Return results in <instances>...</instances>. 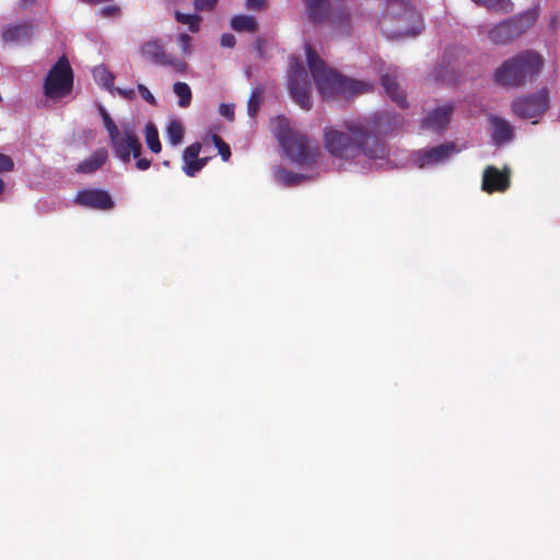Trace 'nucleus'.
Masks as SVG:
<instances>
[{"mask_svg": "<svg viewBox=\"0 0 560 560\" xmlns=\"http://www.w3.org/2000/svg\"><path fill=\"white\" fill-rule=\"evenodd\" d=\"M347 132L334 128L325 129L324 142L328 152L340 160H354L360 155L368 159H384L387 155L385 143L361 122H346Z\"/></svg>", "mask_w": 560, "mask_h": 560, "instance_id": "f257e3e1", "label": "nucleus"}, {"mask_svg": "<svg viewBox=\"0 0 560 560\" xmlns=\"http://www.w3.org/2000/svg\"><path fill=\"white\" fill-rule=\"evenodd\" d=\"M306 58L311 74L324 100H332L337 96L350 97L371 91L370 84L346 78L327 68L324 60L310 45L306 46Z\"/></svg>", "mask_w": 560, "mask_h": 560, "instance_id": "f03ea898", "label": "nucleus"}, {"mask_svg": "<svg viewBox=\"0 0 560 560\" xmlns=\"http://www.w3.org/2000/svg\"><path fill=\"white\" fill-rule=\"evenodd\" d=\"M544 67L542 57L533 51H522L506 60L494 71V81L503 86L518 89L536 80Z\"/></svg>", "mask_w": 560, "mask_h": 560, "instance_id": "7ed1b4c3", "label": "nucleus"}, {"mask_svg": "<svg viewBox=\"0 0 560 560\" xmlns=\"http://www.w3.org/2000/svg\"><path fill=\"white\" fill-rule=\"evenodd\" d=\"M378 25L388 38L415 36L420 33L421 18L409 0H387Z\"/></svg>", "mask_w": 560, "mask_h": 560, "instance_id": "20e7f679", "label": "nucleus"}, {"mask_svg": "<svg viewBox=\"0 0 560 560\" xmlns=\"http://www.w3.org/2000/svg\"><path fill=\"white\" fill-rule=\"evenodd\" d=\"M276 137L285 155L300 166L311 165L316 160V151L308 144L307 137L290 127L284 117L278 118Z\"/></svg>", "mask_w": 560, "mask_h": 560, "instance_id": "39448f33", "label": "nucleus"}, {"mask_svg": "<svg viewBox=\"0 0 560 560\" xmlns=\"http://www.w3.org/2000/svg\"><path fill=\"white\" fill-rule=\"evenodd\" d=\"M538 9H528L514 14L497 24L488 31V38L495 45H506L517 39L530 30L538 20Z\"/></svg>", "mask_w": 560, "mask_h": 560, "instance_id": "423d86ee", "label": "nucleus"}, {"mask_svg": "<svg viewBox=\"0 0 560 560\" xmlns=\"http://www.w3.org/2000/svg\"><path fill=\"white\" fill-rule=\"evenodd\" d=\"M73 86V72L66 56H62L48 71L44 82V94L50 98H62Z\"/></svg>", "mask_w": 560, "mask_h": 560, "instance_id": "0eeeda50", "label": "nucleus"}, {"mask_svg": "<svg viewBox=\"0 0 560 560\" xmlns=\"http://www.w3.org/2000/svg\"><path fill=\"white\" fill-rule=\"evenodd\" d=\"M550 106V91L541 88L537 92L516 96L511 102V112L520 119L541 117Z\"/></svg>", "mask_w": 560, "mask_h": 560, "instance_id": "6e6552de", "label": "nucleus"}, {"mask_svg": "<svg viewBox=\"0 0 560 560\" xmlns=\"http://www.w3.org/2000/svg\"><path fill=\"white\" fill-rule=\"evenodd\" d=\"M288 89L291 97L303 109L312 107V84L308 73L296 57H291L289 62Z\"/></svg>", "mask_w": 560, "mask_h": 560, "instance_id": "1a4fd4ad", "label": "nucleus"}, {"mask_svg": "<svg viewBox=\"0 0 560 560\" xmlns=\"http://www.w3.org/2000/svg\"><path fill=\"white\" fill-rule=\"evenodd\" d=\"M109 139L115 155L124 163H128L130 161L131 154L135 159L141 155V142L129 127L124 128L122 133L119 131L116 136L109 137Z\"/></svg>", "mask_w": 560, "mask_h": 560, "instance_id": "9d476101", "label": "nucleus"}, {"mask_svg": "<svg viewBox=\"0 0 560 560\" xmlns=\"http://www.w3.org/2000/svg\"><path fill=\"white\" fill-rule=\"evenodd\" d=\"M459 150L453 142H445L430 149L418 150L413 153V162L419 168L435 166L446 162Z\"/></svg>", "mask_w": 560, "mask_h": 560, "instance_id": "9b49d317", "label": "nucleus"}, {"mask_svg": "<svg viewBox=\"0 0 560 560\" xmlns=\"http://www.w3.org/2000/svg\"><path fill=\"white\" fill-rule=\"evenodd\" d=\"M74 203L93 210L107 211L115 207V202L107 190L101 188H85L74 197Z\"/></svg>", "mask_w": 560, "mask_h": 560, "instance_id": "f8f14e48", "label": "nucleus"}, {"mask_svg": "<svg viewBox=\"0 0 560 560\" xmlns=\"http://www.w3.org/2000/svg\"><path fill=\"white\" fill-rule=\"evenodd\" d=\"M488 120L491 138L495 145H504L514 139V128L508 119L498 115H490Z\"/></svg>", "mask_w": 560, "mask_h": 560, "instance_id": "ddd939ff", "label": "nucleus"}, {"mask_svg": "<svg viewBox=\"0 0 560 560\" xmlns=\"http://www.w3.org/2000/svg\"><path fill=\"white\" fill-rule=\"evenodd\" d=\"M510 187V173L495 166H487L482 177V189L487 192L505 191Z\"/></svg>", "mask_w": 560, "mask_h": 560, "instance_id": "4468645a", "label": "nucleus"}, {"mask_svg": "<svg viewBox=\"0 0 560 560\" xmlns=\"http://www.w3.org/2000/svg\"><path fill=\"white\" fill-rule=\"evenodd\" d=\"M454 105L448 103L430 112L422 120V127L433 131H442L451 121Z\"/></svg>", "mask_w": 560, "mask_h": 560, "instance_id": "2eb2a0df", "label": "nucleus"}, {"mask_svg": "<svg viewBox=\"0 0 560 560\" xmlns=\"http://www.w3.org/2000/svg\"><path fill=\"white\" fill-rule=\"evenodd\" d=\"M201 151V144L199 142H194L188 145L183 152V171L187 176L194 177L197 173H199L207 164V158H199V153Z\"/></svg>", "mask_w": 560, "mask_h": 560, "instance_id": "dca6fc26", "label": "nucleus"}, {"mask_svg": "<svg viewBox=\"0 0 560 560\" xmlns=\"http://www.w3.org/2000/svg\"><path fill=\"white\" fill-rule=\"evenodd\" d=\"M34 25L31 22L23 21L16 24H10L3 27L2 40L7 44L28 40L32 38Z\"/></svg>", "mask_w": 560, "mask_h": 560, "instance_id": "f3484780", "label": "nucleus"}, {"mask_svg": "<svg viewBox=\"0 0 560 560\" xmlns=\"http://www.w3.org/2000/svg\"><path fill=\"white\" fill-rule=\"evenodd\" d=\"M381 82L385 93L392 100V102L396 103V105L400 108L408 107L406 94L400 89L399 83L397 82V77L395 74L388 72L382 74Z\"/></svg>", "mask_w": 560, "mask_h": 560, "instance_id": "a211bd4d", "label": "nucleus"}, {"mask_svg": "<svg viewBox=\"0 0 560 560\" xmlns=\"http://www.w3.org/2000/svg\"><path fill=\"white\" fill-rule=\"evenodd\" d=\"M107 159V150L105 148L97 149L75 166V172L78 174H93L104 166Z\"/></svg>", "mask_w": 560, "mask_h": 560, "instance_id": "6ab92c4d", "label": "nucleus"}, {"mask_svg": "<svg viewBox=\"0 0 560 560\" xmlns=\"http://www.w3.org/2000/svg\"><path fill=\"white\" fill-rule=\"evenodd\" d=\"M306 13L313 24H322L329 15V0H303Z\"/></svg>", "mask_w": 560, "mask_h": 560, "instance_id": "aec40b11", "label": "nucleus"}, {"mask_svg": "<svg viewBox=\"0 0 560 560\" xmlns=\"http://www.w3.org/2000/svg\"><path fill=\"white\" fill-rule=\"evenodd\" d=\"M141 56L154 65L162 66L165 62L167 52L164 50L163 44L160 39H151L141 46Z\"/></svg>", "mask_w": 560, "mask_h": 560, "instance_id": "412c9836", "label": "nucleus"}, {"mask_svg": "<svg viewBox=\"0 0 560 560\" xmlns=\"http://www.w3.org/2000/svg\"><path fill=\"white\" fill-rule=\"evenodd\" d=\"M231 27L236 32L256 33L258 23L252 15L240 14L232 18Z\"/></svg>", "mask_w": 560, "mask_h": 560, "instance_id": "4be33fe9", "label": "nucleus"}, {"mask_svg": "<svg viewBox=\"0 0 560 560\" xmlns=\"http://www.w3.org/2000/svg\"><path fill=\"white\" fill-rule=\"evenodd\" d=\"M476 5L486 8L491 12L510 13L513 10L511 0H471Z\"/></svg>", "mask_w": 560, "mask_h": 560, "instance_id": "5701e85b", "label": "nucleus"}, {"mask_svg": "<svg viewBox=\"0 0 560 560\" xmlns=\"http://www.w3.org/2000/svg\"><path fill=\"white\" fill-rule=\"evenodd\" d=\"M165 132L167 141L172 145H178L183 141L185 130L179 120L173 119L167 124Z\"/></svg>", "mask_w": 560, "mask_h": 560, "instance_id": "b1692460", "label": "nucleus"}, {"mask_svg": "<svg viewBox=\"0 0 560 560\" xmlns=\"http://www.w3.org/2000/svg\"><path fill=\"white\" fill-rule=\"evenodd\" d=\"M175 20L180 23L188 25V28L192 33H197L200 30V23L202 21V18L199 14H189V13H183L180 11H175L174 13Z\"/></svg>", "mask_w": 560, "mask_h": 560, "instance_id": "393cba45", "label": "nucleus"}, {"mask_svg": "<svg viewBox=\"0 0 560 560\" xmlns=\"http://www.w3.org/2000/svg\"><path fill=\"white\" fill-rule=\"evenodd\" d=\"M145 142L153 153L161 152L162 144L159 138V131L153 122L145 125Z\"/></svg>", "mask_w": 560, "mask_h": 560, "instance_id": "a878e982", "label": "nucleus"}, {"mask_svg": "<svg viewBox=\"0 0 560 560\" xmlns=\"http://www.w3.org/2000/svg\"><path fill=\"white\" fill-rule=\"evenodd\" d=\"M173 91L178 97V106L186 108L191 103V90L185 82H176L173 85Z\"/></svg>", "mask_w": 560, "mask_h": 560, "instance_id": "bb28decb", "label": "nucleus"}, {"mask_svg": "<svg viewBox=\"0 0 560 560\" xmlns=\"http://www.w3.org/2000/svg\"><path fill=\"white\" fill-rule=\"evenodd\" d=\"M262 96V89L260 86H257L250 93V96L247 102V112L250 117H255L261 102Z\"/></svg>", "mask_w": 560, "mask_h": 560, "instance_id": "cd10ccee", "label": "nucleus"}, {"mask_svg": "<svg viewBox=\"0 0 560 560\" xmlns=\"http://www.w3.org/2000/svg\"><path fill=\"white\" fill-rule=\"evenodd\" d=\"M95 80L100 81L105 88H112L114 84V74L107 71L104 67H96L93 70Z\"/></svg>", "mask_w": 560, "mask_h": 560, "instance_id": "c85d7f7f", "label": "nucleus"}, {"mask_svg": "<svg viewBox=\"0 0 560 560\" xmlns=\"http://www.w3.org/2000/svg\"><path fill=\"white\" fill-rule=\"evenodd\" d=\"M213 144L217 147L219 154L223 161H229L231 158L230 145L217 133L211 136Z\"/></svg>", "mask_w": 560, "mask_h": 560, "instance_id": "c756f323", "label": "nucleus"}, {"mask_svg": "<svg viewBox=\"0 0 560 560\" xmlns=\"http://www.w3.org/2000/svg\"><path fill=\"white\" fill-rule=\"evenodd\" d=\"M279 178L288 186H294L304 179V176L290 171L281 170L279 171Z\"/></svg>", "mask_w": 560, "mask_h": 560, "instance_id": "7c9ffc66", "label": "nucleus"}, {"mask_svg": "<svg viewBox=\"0 0 560 560\" xmlns=\"http://www.w3.org/2000/svg\"><path fill=\"white\" fill-rule=\"evenodd\" d=\"M100 113H101L104 126H105L109 137L116 136L117 132H119V129L116 126V124L114 122V120L110 118L109 114L103 107L100 108Z\"/></svg>", "mask_w": 560, "mask_h": 560, "instance_id": "2f4dec72", "label": "nucleus"}, {"mask_svg": "<svg viewBox=\"0 0 560 560\" xmlns=\"http://www.w3.org/2000/svg\"><path fill=\"white\" fill-rule=\"evenodd\" d=\"M162 66H171L178 73H184L188 68L186 61L177 59L170 54L167 55L165 62Z\"/></svg>", "mask_w": 560, "mask_h": 560, "instance_id": "473e14b6", "label": "nucleus"}, {"mask_svg": "<svg viewBox=\"0 0 560 560\" xmlns=\"http://www.w3.org/2000/svg\"><path fill=\"white\" fill-rule=\"evenodd\" d=\"M218 0H194V9L197 12H211L217 7Z\"/></svg>", "mask_w": 560, "mask_h": 560, "instance_id": "72a5a7b5", "label": "nucleus"}, {"mask_svg": "<svg viewBox=\"0 0 560 560\" xmlns=\"http://www.w3.org/2000/svg\"><path fill=\"white\" fill-rule=\"evenodd\" d=\"M177 42H178V46L183 50V52L185 55H190V52H191V47H190L191 37L188 34L183 33V34H179Z\"/></svg>", "mask_w": 560, "mask_h": 560, "instance_id": "f704fd0d", "label": "nucleus"}, {"mask_svg": "<svg viewBox=\"0 0 560 560\" xmlns=\"http://www.w3.org/2000/svg\"><path fill=\"white\" fill-rule=\"evenodd\" d=\"M14 167V162L13 160L4 154V153H0V173H3V172H11Z\"/></svg>", "mask_w": 560, "mask_h": 560, "instance_id": "c9c22d12", "label": "nucleus"}, {"mask_svg": "<svg viewBox=\"0 0 560 560\" xmlns=\"http://www.w3.org/2000/svg\"><path fill=\"white\" fill-rule=\"evenodd\" d=\"M141 97L148 102L149 104L151 105H155L156 104V100L155 97L153 96V94L150 92V90L143 85V84H138L137 86Z\"/></svg>", "mask_w": 560, "mask_h": 560, "instance_id": "e433bc0d", "label": "nucleus"}, {"mask_svg": "<svg viewBox=\"0 0 560 560\" xmlns=\"http://www.w3.org/2000/svg\"><path fill=\"white\" fill-rule=\"evenodd\" d=\"M219 113L230 121L234 120V105L233 104H221L219 106Z\"/></svg>", "mask_w": 560, "mask_h": 560, "instance_id": "4c0bfd02", "label": "nucleus"}, {"mask_svg": "<svg viewBox=\"0 0 560 560\" xmlns=\"http://www.w3.org/2000/svg\"><path fill=\"white\" fill-rule=\"evenodd\" d=\"M103 16L115 18L120 15V8L118 5H107L102 9Z\"/></svg>", "mask_w": 560, "mask_h": 560, "instance_id": "58836bf2", "label": "nucleus"}, {"mask_svg": "<svg viewBox=\"0 0 560 560\" xmlns=\"http://www.w3.org/2000/svg\"><path fill=\"white\" fill-rule=\"evenodd\" d=\"M220 44L222 47L233 48L236 44V39L234 35L226 33L221 36Z\"/></svg>", "mask_w": 560, "mask_h": 560, "instance_id": "ea45409f", "label": "nucleus"}, {"mask_svg": "<svg viewBox=\"0 0 560 560\" xmlns=\"http://www.w3.org/2000/svg\"><path fill=\"white\" fill-rule=\"evenodd\" d=\"M117 93L124 97L125 100H128V101H132L135 100L136 97V92L133 89H121V88H117L116 89Z\"/></svg>", "mask_w": 560, "mask_h": 560, "instance_id": "a19ab883", "label": "nucleus"}, {"mask_svg": "<svg viewBox=\"0 0 560 560\" xmlns=\"http://www.w3.org/2000/svg\"><path fill=\"white\" fill-rule=\"evenodd\" d=\"M137 159H138V160H137L136 166H137V168H138V170H140V171H145V170H148V168L150 167V165H151V160L145 159V158H142V159H141L140 156H139V158H137Z\"/></svg>", "mask_w": 560, "mask_h": 560, "instance_id": "79ce46f5", "label": "nucleus"}, {"mask_svg": "<svg viewBox=\"0 0 560 560\" xmlns=\"http://www.w3.org/2000/svg\"><path fill=\"white\" fill-rule=\"evenodd\" d=\"M265 5V0H247V7L253 10H260Z\"/></svg>", "mask_w": 560, "mask_h": 560, "instance_id": "37998d69", "label": "nucleus"}, {"mask_svg": "<svg viewBox=\"0 0 560 560\" xmlns=\"http://www.w3.org/2000/svg\"><path fill=\"white\" fill-rule=\"evenodd\" d=\"M36 0H23L24 4H33Z\"/></svg>", "mask_w": 560, "mask_h": 560, "instance_id": "c03bdc74", "label": "nucleus"}, {"mask_svg": "<svg viewBox=\"0 0 560 560\" xmlns=\"http://www.w3.org/2000/svg\"><path fill=\"white\" fill-rule=\"evenodd\" d=\"M3 188H4V183H3V180L0 178V194L3 191Z\"/></svg>", "mask_w": 560, "mask_h": 560, "instance_id": "a18cd8bd", "label": "nucleus"}, {"mask_svg": "<svg viewBox=\"0 0 560 560\" xmlns=\"http://www.w3.org/2000/svg\"><path fill=\"white\" fill-rule=\"evenodd\" d=\"M256 44H257V48L260 50V49H261V48H260L261 40H260V39H257V40H256Z\"/></svg>", "mask_w": 560, "mask_h": 560, "instance_id": "49530a36", "label": "nucleus"}]
</instances>
